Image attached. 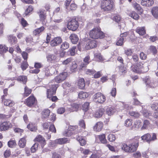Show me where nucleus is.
Segmentation results:
<instances>
[{"label":"nucleus","instance_id":"f257e3e1","mask_svg":"<svg viewBox=\"0 0 158 158\" xmlns=\"http://www.w3.org/2000/svg\"><path fill=\"white\" fill-rule=\"evenodd\" d=\"M90 37L94 39H102L104 38L105 35L101 31L100 27L94 28L89 32Z\"/></svg>","mask_w":158,"mask_h":158},{"label":"nucleus","instance_id":"f03ea898","mask_svg":"<svg viewBox=\"0 0 158 158\" xmlns=\"http://www.w3.org/2000/svg\"><path fill=\"white\" fill-rule=\"evenodd\" d=\"M49 85L50 87L49 89H48L47 90V98L52 101L55 102L57 98L56 96H53L52 95L56 93L57 88L58 86V84L51 85L50 83Z\"/></svg>","mask_w":158,"mask_h":158},{"label":"nucleus","instance_id":"7ed1b4c3","mask_svg":"<svg viewBox=\"0 0 158 158\" xmlns=\"http://www.w3.org/2000/svg\"><path fill=\"white\" fill-rule=\"evenodd\" d=\"M148 70V68L147 64L138 63L136 66L132 69V71L138 73H144Z\"/></svg>","mask_w":158,"mask_h":158},{"label":"nucleus","instance_id":"20e7f679","mask_svg":"<svg viewBox=\"0 0 158 158\" xmlns=\"http://www.w3.org/2000/svg\"><path fill=\"white\" fill-rule=\"evenodd\" d=\"M138 146V142L135 143H133L129 145L124 143L122 144V149L126 152H133L137 150Z\"/></svg>","mask_w":158,"mask_h":158},{"label":"nucleus","instance_id":"39448f33","mask_svg":"<svg viewBox=\"0 0 158 158\" xmlns=\"http://www.w3.org/2000/svg\"><path fill=\"white\" fill-rule=\"evenodd\" d=\"M113 3L112 0H102L101 4V9L104 11L110 10L113 7Z\"/></svg>","mask_w":158,"mask_h":158},{"label":"nucleus","instance_id":"423d86ee","mask_svg":"<svg viewBox=\"0 0 158 158\" xmlns=\"http://www.w3.org/2000/svg\"><path fill=\"white\" fill-rule=\"evenodd\" d=\"M79 26V23L75 19H73L69 21L67 24V27L70 30L75 31Z\"/></svg>","mask_w":158,"mask_h":158},{"label":"nucleus","instance_id":"0eeeda50","mask_svg":"<svg viewBox=\"0 0 158 158\" xmlns=\"http://www.w3.org/2000/svg\"><path fill=\"white\" fill-rule=\"evenodd\" d=\"M94 100L96 102L103 103L106 100L105 96L100 92H98L93 96Z\"/></svg>","mask_w":158,"mask_h":158},{"label":"nucleus","instance_id":"6e6552de","mask_svg":"<svg viewBox=\"0 0 158 158\" xmlns=\"http://www.w3.org/2000/svg\"><path fill=\"white\" fill-rule=\"evenodd\" d=\"M68 141V139L65 138L57 139L54 141L50 143L49 145L53 147L56 146L57 144H62L65 143Z\"/></svg>","mask_w":158,"mask_h":158},{"label":"nucleus","instance_id":"1a4fd4ad","mask_svg":"<svg viewBox=\"0 0 158 158\" xmlns=\"http://www.w3.org/2000/svg\"><path fill=\"white\" fill-rule=\"evenodd\" d=\"M85 47V49L86 50L93 48L96 47L97 45V41L94 40L88 39Z\"/></svg>","mask_w":158,"mask_h":158},{"label":"nucleus","instance_id":"9d476101","mask_svg":"<svg viewBox=\"0 0 158 158\" xmlns=\"http://www.w3.org/2000/svg\"><path fill=\"white\" fill-rule=\"evenodd\" d=\"M143 80L145 81L147 87L154 88L156 86V83L154 82L148 76L146 77Z\"/></svg>","mask_w":158,"mask_h":158},{"label":"nucleus","instance_id":"9b49d317","mask_svg":"<svg viewBox=\"0 0 158 158\" xmlns=\"http://www.w3.org/2000/svg\"><path fill=\"white\" fill-rule=\"evenodd\" d=\"M68 73L66 72H63L56 76L55 78L54 81L57 83H60L65 79ZM53 81H54V80Z\"/></svg>","mask_w":158,"mask_h":158},{"label":"nucleus","instance_id":"f8f14e48","mask_svg":"<svg viewBox=\"0 0 158 158\" xmlns=\"http://www.w3.org/2000/svg\"><path fill=\"white\" fill-rule=\"evenodd\" d=\"M12 126V125L10 122H5L1 124L0 129L2 131L7 130L11 128Z\"/></svg>","mask_w":158,"mask_h":158},{"label":"nucleus","instance_id":"ddd939ff","mask_svg":"<svg viewBox=\"0 0 158 158\" xmlns=\"http://www.w3.org/2000/svg\"><path fill=\"white\" fill-rule=\"evenodd\" d=\"M62 42V40L61 37H57L52 40L50 42V44L51 46L55 47L60 44Z\"/></svg>","mask_w":158,"mask_h":158},{"label":"nucleus","instance_id":"4468645a","mask_svg":"<svg viewBox=\"0 0 158 158\" xmlns=\"http://www.w3.org/2000/svg\"><path fill=\"white\" fill-rule=\"evenodd\" d=\"M36 102L35 99L33 96L29 97L26 100V104L28 106L31 107Z\"/></svg>","mask_w":158,"mask_h":158},{"label":"nucleus","instance_id":"2eb2a0df","mask_svg":"<svg viewBox=\"0 0 158 158\" xmlns=\"http://www.w3.org/2000/svg\"><path fill=\"white\" fill-rule=\"evenodd\" d=\"M2 101L3 102L4 105L9 107H12L15 104L14 102L10 100L6 99L4 96L3 95L2 98Z\"/></svg>","mask_w":158,"mask_h":158},{"label":"nucleus","instance_id":"dca6fc26","mask_svg":"<svg viewBox=\"0 0 158 158\" xmlns=\"http://www.w3.org/2000/svg\"><path fill=\"white\" fill-rule=\"evenodd\" d=\"M79 107V104L73 103L71 104V107L68 108L67 110L70 112L77 111H78Z\"/></svg>","mask_w":158,"mask_h":158},{"label":"nucleus","instance_id":"f3484780","mask_svg":"<svg viewBox=\"0 0 158 158\" xmlns=\"http://www.w3.org/2000/svg\"><path fill=\"white\" fill-rule=\"evenodd\" d=\"M47 61L48 62H54L56 61L57 57L56 56L53 54H49L46 56Z\"/></svg>","mask_w":158,"mask_h":158},{"label":"nucleus","instance_id":"a211bd4d","mask_svg":"<svg viewBox=\"0 0 158 158\" xmlns=\"http://www.w3.org/2000/svg\"><path fill=\"white\" fill-rule=\"evenodd\" d=\"M98 139L99 140L101 143H106L107 142L106 139V136L105 134L97 135L96 137V141L99 142L98 141Z\"/></svg>","mask_w":158,"mask_h":158},{"label":"nucleus","instance_id":"6ab92c4d","mask_svg":"<svg viewBox=\"0 0 158 158\" xmlns=\"http://www.w3.org/2000/svg\"><path fill=\"white\" fill-rule=\"evenodd\" d=\"M35 140L40 142L41 144V147L43 148L46 144V142L45 139L41 135H38L35 139Z\"/></svg>","mask_w":158,"mask_h":158},{"label":"nucleus","instance_id":"aec40b11","mask_svg":"<svg viewBox=\"0 0 158 158\" xmlns=\"http://www.w3.org/2000/svg\"><path fill=\"white\" fill-rule=\"evenodd\" d=\"M105 110L103 108H100L97 110L95 113L94 116L96 118H100L103 114Z\"/></svg>","mask_w":158,"mask_h":158},{"label":"nucleus","instance_id":"412c9836","mask_svg":"<svg viewBox=\"0 0 158 158\" xmlns=\"http://www.w3.org/2000/svg\"><path fill=\"white\" fill-rule=\"evenodd\" d=\"M103 127V123L102 122H97L94 127V130L95 131H101Z\"/></svg>","mask_w":158,"mask_h":158},{"label":"nucleus","instance_id":"4be33fe9","mask_svg":"<svg viewBox=\"0 0 158 158\" xmlns=\"http://www.w3.org/2000/svg\"><path fill=\"white\" fill-rule=\"evenodd\" d=\"M136 31L137 33L141 35H144L146 34V30L144 27H137L136 29Z\"/></svg>","mask_w":158,"mask_h":158},{"label":"nucleus","instance_id":"5701e85b","mask_svg":"<svg viewBox=\"0 0 158 158\" xmlns=\"http://www.w3.org/2000/svg\"><path fill=\"white\" fill-rule=\"evenodd\" d=\"M72 43L74 44H77L79 40L77 36L75 34H72L69 37Z\"/></svg>","mask_w":158,"mask_h":158},{"label":"nucleus","instance_id":"b1692460","mask_svg":"<svg viewBox=\"0 0 158 158\" xmlns=\"http://www.w3.org/2000/svg\"><path fill=\"white\" fill-rule=\"evenodd\" d=\"M152 15L156 18H158V7L155 6L152 8L151 10Z\"/></svg>","mask_w":158,"mask_h":158},{"label":"nucleus","instance_id":"393cba45","mask_svg":"<svg viewBox=\"0 0 158 158\" xmlns=\"http://www.w3.org/2000/svg\"><path fill=\"white\" fill-rule=\"evenodd\" d=\"M116 111V110L114 107H110L107 108L106 110V113L108 115L111 116L115 113Z\"/></svg>","mask_w":158,"mask_h":158},{"label":"nucleus","instance_id":"a878e982","mask_svg":"<svg viewBox=\"0 0 158 158\" xmlns=\"http://www.w3.org/2000/svg\"><path fill=\"white\" fill-rule=\"evenodd\" d=\"M78 85L80 89H82L84 88L85 83L83 78H81L78 80Z\"/></svg>","mask_w":158,"mask_h":158},{"label":"nucleus","instance_id":"bb28decb","mask_svg":"<svg viewBox=\"0 0 158 158\" xmlns=\"http://www.w3.org/2000/svg\"><path fill=\"white\" fill-rule=\"evenodd\" d=\"M44 29V27L42 26L36 29L33 32V34L35 35H38L40 33L43 31Z\"/></svg>","mask_w":158,"mask_h":158},{"label":"nucleus","instance_id":"cd10ccee","mask_svg":"<svg viewBox=\"0 0 158 158\" xmlns=\"http://www.w3.org/2000/svg\"><path fill=\"white\" fill-rule=\"evenodd\" d=\"M94 58L97 61L101 62L103 60V59L101 54L99 52H97L94 54Z\"/></svg>","mask_w":158,"mask_h":158},{"label":"nucleus","instance_id":"c85d7f7f","mask_svg":"<svg viewBox=\"0 0 158 158\" xmlns=\"http://www.w3.org/2000/svg\"><path fill=\"white\" fill-rule=\"evenodd\" d=\"M133 107L132 106H129L128 105L124 102L122 103V105L120 107V110L124 109L127 110H131L132 109Z\"/></svg>","mask_w":158,"mask_h":158},{"label":"nucleus","instance_id":"c756f323","mask_svg":"<svg viewBox=\"0 0 158 158\" xmlns=\"http://www.w3.org/2000/svg\"><path fill=\"white\" fill-rule=\"evenodd\" d=\"M26 141L24 138H21L19 141V145L21 148H23L25 146Z\"/></svg>","mask_w":158,"mask_h":158},{"label":"nucleus","instance_id":"7c9ffc66","mask_svg":"<svg viewBox=\"0 0 158 158\" xmlns=\"http://www.w3.org/2000/svg\"><path fill=\"white\" fill-rule=\"evenodd\" d=\"M142 140H145L147 142H149L151 141V135L149 134H147L141 136Z\"/></svg>","mask_w":158,"mask_h":158},{"label":"nucleus","instance_id":"2f4dec72","mask_svg":"<svg viewBox=\"0 0 158 158\" xmlns=\"http://www.w3.org/2000/svg\"><path fill=\"white\" fill-rule=\"evenodd\" d=\"M27 128L31 131H35L37 130V128L35 124L32 123H30L27 126Z\"/></svg>","mask_w":158,"mask_h":158},{"label":"nucleus","instance_id":"473e14b6","mask_svg":"<svg viewBox=\"0 0 158 158\" xmlns=\"http://www.w3.org/2000/svg\"><path fill=\"white\" fill-rule=\"evenodd\" d=\"M129 16L135 20H138L139 17V16L135 11H132L129 14Z\"/></svg>","mask_w":158,"mask_h":158},{"label":"nucleus","instance_id":"72a5a7b5","mask_svg":"<svg viewBox=\"0 0 158 158\" xmlns=\"http://www.w3.org/2000/svg\"><path fill=\"white\" fill-rule=\"evenodd\" d=\"M8 51V48L3 45H0V53L1 54L5 53Z\"/></svg>","mask_w":158,"mask_h":158},{"label":"nucleus","instance_id":"f704fd0d","mask_svg":"<svg viewBox=\"0 0 158 158\" xmlns=\"http://www.w3.org/2000/svg\"><path fill=\"white\" fill-rule=\"evenodd\" d=\"M133 6L136 10L139 11L140 13L143 12V10L142 9L140 5L137 3L135 2L133 4Z\"/></svg>","mask_w":158,"mask_h":158},{"label":"nucleus","instance_id":"c9c22d12","mask_svg":"<svg viewBox=\"0 0 158 158\" xmlns=\"http://www.w3.org/2000/svg\"><path fill=\"white\" fill-rule=\"evenodd\" d=\"M42 117L46 118L49 115L50 110L48 109L44 110L42 112Z\"/></svg>","mask_w":158,"mask_h":158},{"label":"nucleus","instance_id":"e433bc0d","mask_svg":"<svg viewBox=\"0 0 158 158\" xmlns=\"http://www.w3.org/2000/svg\"><path fill=\"white\" fill-rule=\"evenodd\" d=\"M89 94L83 91L80 92L78 94L79 98H85L88 97Z\"/></svg>","mask_w":158,"mask_h":158},{"label":"nucleus","instance_id":"4c0bfd02","mask_svg":"<svg viewBox=\"0 0 158 158\" xmlns=\"http://www.w3.org/2000/svg\"><path fill=\"white\" fill-rule=\"evenodd\" d=\"M18 81H22L23 83H25L27 81V77L26 76H21L18 77L17 78Z\"/></svg>","mask_w":158,"mask_h":158},{"label":"nucleus","instance_id":"58836bf2","mask_svg":"<svg viewBox=\"0 0 158 158\" xmlns=\"http://www.w3.org/2000/svg\"><path fill=\"white\" fill-rule=\"evenodd\" d=\"M9 41L11 44H15L17 43V38L15 36L10 35L8 37Z\"/></svg>","mask_w":158,"mask_h":158},{"label":"nucleus","instance_id":"ea45409f","mask_svg":"<svg viewBox=\"0 0 158 158\" xmlns=\"http://www.w3.org/2000/svg\"><path fill=\"white\" fill-rule=\"evenodd\" d=\"M133 123L132 120L131 119H127L125 122L124 125L127 127H131Z\"/></svg>","mask_w":158,"mask_h":158},{"label":"nucleus","instance_id":"a19ab883","mask_svg":"<svg viewBox=\"0 0 158 158\" xmlns=\"http://www.w3.org/2000/svg\"><path fill=\"white\" fill-rule=\"evenodd\" d=\"M69 47V44L66 42H64L61 45L60 48L63 50H65L68 48Z\"/></svg>","mask_w":158,"mask_h":158},{"label":"nucleus","instance_id":"79ce46f5","mask_svg":"<svg viewBox=\"0 0 158 158\" xmlns=\"http://www.w3.org/2000/svg\"><path fill=\"white\" fill-rule=\"evenodd\" d=\"M150 124V123L149 121L148 120H145L143 122V126L141 127V129L142 130H144L145 129H147L149 125Z\"/></svg>","mask_w":158,"mask_h":158},{"label":"nucleus","instance_id":"37998d69","mask_svg":"<svg viewBox=\"0 0 158 158\" xmlns=\"http://www.w3.org/2000/svg\"><path fill=\"white\" fill-rule=\"evenodd\" d=\"M77 140L80 142L81 145L83 146L85 144L86 141L82 137L79 136L77 138Z\"/></svg>","mask_w":158,"mask_h":158},{"label":"nucleus","instance_id":"c03bdc74","mask_svg":"<svg viewBox=\"0 0 158 158\" xmlns=\"http://www.w3.org/2000/svg\"><path fill=\"white\" fill-rule=\"evenodd\" d=\"M28 65L27 61H24L21 64V67L23 71L26 69Z\"/></svg>","mask_w":158,"mask_h":158},{"label":"nucleus","instance_id":"a18cd8bd","mask_svg":"<svg viewBox=\"0 0 158 158\" xmlns=\"http://www.w3.org/2000/svg\"><path fill=\"white\" fill-rule=\"evenodd\" d=\"M130 115L134 117L137 118L140 116V114L137 112L131 111L129 112Z\"/></svg>","mask_w":158,"mask_h":158},{"label":"nucleus","instance_id":"49530a36","mask_svg":"<svg viewBox=\"0 0 158 158\" xmlns=\"http://www.w3.org/2000/svg\"><path fill=\"white\" fill-rule=\"evenodd\" d=\"M116 139V137L114 135L110 134L108 135V139L111 142L114 141Z\"/></svg>","mask_w":158,"mask_h":158},{"label":"nucleus","instance_id":"de8ad7c7","mask_svg":"<svg viewBox=\"0 0 158 158\" xmlns=\"http://www.w3.org/2000/svg\"><path fill=\"white\" fill-rule=\"evenodd\" d=\"M38 146V144L37 143H35L34 144L31 148L32 152L34 153L36 151L37 149Z\"/></svg>","mask_w":158,"mask_h":158},{"label":"nucleus","instance_id":"09e8293b","mask_svg":"<svg viewBox=\"0 0 158 158\" xmlns=\"http://www.w3.org/2000/svg\"><path fill=\"white\" fill-rule=\"evenodd\" d=\"M31 89H29L26 86L25 87L24 94L26 96H28L31 93Z\"/></svg>","mask_w":158,"mask_h":158},{"label":"nucleus","instance_id":"8fccbe9b","mask_svg":"<svg viewBox=\"0 0 158 158\" xmlns=\"http://www.w3.org/2000/svg\"><path fill=\"white\" fill-rule=\"evenodd\" d=\"M143 115L146 118H148L151 115V113L149 111L145 110H143Z\"/></svg>","mask_w":158,"mask_h":158},{"label":"nucleus","instance_id":"3c124183","mask_svg":"<svg viewBox=\"0 0 158 158\" xmlns=\"http://www.w3.org/2000/svg\"><path fill=\"white\" fill-rule=\"evenodd\" d=\"M76 47L75 46H73L72 48H70L69 52V54L72 56H73L75 55V51L76 49Z\"/></svg>","mask_w":158,"mask_h":158},{"label":"nucleus","instance_id":"603ef678","mask_svg":"<svg viewBox=\"0 0 158 158\" xmlns=\"http://www.w3.org/2000/svg\"><path fill=\"white\" fill-rule=\"evenodd\" d=\"M142 125V123L140 120H138L135 122L134 123L135 127L136 128H139Z\"/></svg>","mask_w":158,"mask_h":158},{"label":"nucleus","instance_id":"864d4df0","mask_svg":"<svg viewBox=\"0 0 158 158\" xmlns=\"http://www.w3.org/2000/svg\"><path fill=\"white\" fill-rule=\"evenodd\" d=\"M8 145L9 147L13 148L16 145V142L14 140L9 141L8 143Z\"/></svg>","mask_w":158,"mask_h":158},{"label":"nucleus","instance_id":"5fc2aeb1","mask_svg":"<svg viewBox=\"0 0 158 158\" xmlns=\"http://www.w3.org/2000/svg\"><path fill=\"white\" fill-rule=\"evenodd\" d=\"M124 39L123 37H120V38L118 40L116 43V45L118 46H122L123 43Z\"/></svg>","mask_w":158,"mask_h":158},{"label":"nucleus","instance_id":"6e6d98bb","mask_svg":"<svg viewBox=\"0 0 158 158\" xmlns=\"http://www.w3.org/2000/svg\"><path fill=\"white\" fill-rule=\"evenodd\" d=\"M89 106V103L88 102L85 103L82 105V109L85 111H86L88 110Z\"/></svg>","mask_w":158,"mask_h":158},{"label":"nucleus","instance_id":"4d7b16f0","mask_svg":"<svg viewBox=\"0 0 158 158\" xmlns=\"http://www.w3.org/2000/svg\"><path fill=\"white\" fill-rule=\"evenodd\" d=\"M39 16L41 20H44L46 18V16L44 12L43 11L41 10L39 13Z\"/></svg>","mask_w":158,"mask_h":158},{"label":"nucleus","instance_id":"13d9d810","mask_svg":"<svg viewBox=\"0 0 158 158\" xmlns=\"http://www.w3.org/2000/svg\"><path fill=\"white\" fill-rule=\"evenodd\" d=\"M72 61V59L71 58H68L62 62V64L64 65H67L71 63Z\"/></svg>","mask_w":158,"mask_h":158},{"label":"nucleus","instance_id":"bf43d9fd","mask_svg":"<svg viewBox=\"0 0 158 158\" xmlns=\"http://www.w3.org/2000/svg\"><path fill=\"white\" fill-rule=\"evenodd\" d=\"M90 57L89 55L86 56L84 59L83 61L86 64H88L90 62Z\"/></svg>","mask_w":158,"mask_h":158},{"label":"nucleus","instance_id":"052dcab7","mask_svg":"<svg viewBox=\"0 0 158 158\" xmlns=\"http://www.w3.org/2000/svg\"><path fill=\"white\" fill-rule=\"evenodd\" d=\"M33 10V8L31 6H29L26 10L25 12V14L27 15L29 13L31 12Z\"/></svg>","mask_w":158,"mask_h":158},{"label":"nucleus","instance_id":"680f3d73","mask_svg":"<svg viewBox=\"0 0 158 158\" xmlns=\"http://www.w3.org/2000/svg\"><path fill=\"white\" fill-rule=\"evenodd\" d=\"M65 110L64 108L61 107L58 108L57 111L58 114H62L65 112Z\"/></svg>","mask_w":158,"mask_h":158},{"label":"nucleus","instance_id":"e2e57ef3","mask_svg":"<svg viewBox=\"0 0 158 158\" xmlns=\"http://www.w3.org/2000/svg\"><path fill=\"white\" fill-rule=\"evenodd\" d=\"M49 130L50 131L52 132L56 133V130L55 126L53 124H51L49 127Z\"/></svg>","mask_w":158,"mask_h":158},{"label":"nucleus","instance_id":"0e129e2a","mask_svg":"<svg viewBox=\"0 0 158 158\" xmlns=\"http://www.w3.org/2000/svg\"><path fill=\"white\" fill-rule=\"evenodd\" d=\"M95 72V71L94 69H87L86 70L85 73L86 74L89 75H91L93 74Z\"/></svg>","mask_w":158,"mask_h":158},{"label":"nucleus","instance_id":"69168bd1","mask_svg":"<svg viewBox=\"0 0 158 158\" xmlns=\"http://www.w3.org/2000/svg\"><path fill=\"white\" fill-rule=\"evenodd\" d=\"M151 108L154 110L158 111V103H155L151 106Z\"/></svg>","mask_w":158,"mask_h":158},{"label":"nucleus","instance_id":"338daca9","mask_svg":"<svg viewBox=\"0 0 158 158\" xmlns=\"http://www.w3.org/2000/svg\"><path fill=\"white\" fill-rule=\"evenodd\" d=\"M102 76V72L101 71L96 72L94 75V77L95 78H98Z\"/></svg>","mask_w":158,"mask_h":158},{"label":"nucleus","instance_id":"774afa93","mask_svg":"<svg viewBox=\"0 0 158 158\" xmlns=\"http://www.w3.org/2000/svg\"><path fill=\"white\" fill-rule=\"evenodd\" d=\"M132 51L131 49H127L125 50V53L127 56H131L132 53Z\"/></svg>","mask_w":158,"mask_h":158}]
</instances>
